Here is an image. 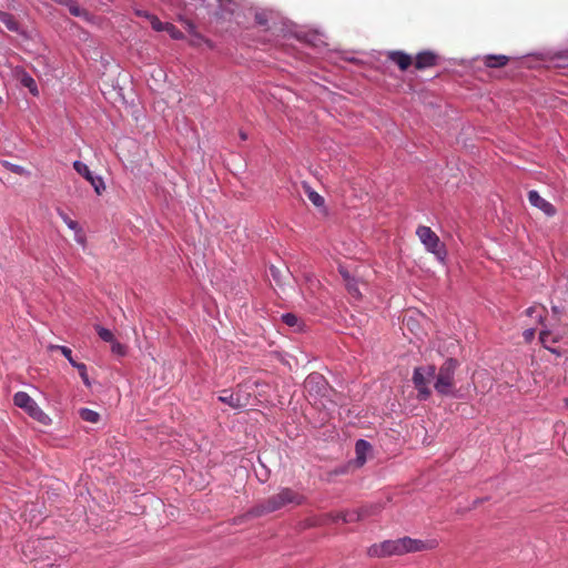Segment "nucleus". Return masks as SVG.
I'll list each match as a JSON object with an SVG mask.
<instances>
[{"label":"nucleus","mask_w":568,"mask_h":568,"mask_svg":"<svg viewBox=\"0 0 568 568\" xmlns=\"http://www.w3.org/2000/svg\"><path fill=\"white\" fill-rule=\"evenodd\" d=\"M437 546L435 540H420L404 537L395 540H384L373 544L367 548V556L371 558H386L393 556H405L407 552L433 549Z\"/></svg>","instance_id":"nucleus-1"},{"label":"nucleus","mask_w":568,"mask_h":568,"mask_svg":"<svg viewBox=\"0 0 568 568\" xmlns=\"http://www.w3.org/2000/svg\"><path fill=\"white\" fill-rule=\"evenodd\" d=\"M304 500L305 497L292 488H283L277 494L272 495L253 506L251 514L260 517L280 510L282 507H286V505L290 504L301 505Z\"/></svg>","instance_id":"nucleus-2"},{"label":"nucleus","mask_w":568,"mask_h":568,"mask_svg":"<svg viewBox=\"0 0 568 568\" xmlns=\"http://www.w3.org/2000/svg\"><path fill=\"white\" fill-rule=\"evenodd\" d=\"M459 368V361L453 357L446 358L434 376V389L440 396H455V373Z\"/></svg>","instance_id":"nucleus-3"},{"label":"nucleus","mask_w":568,"mask_h":568,"mask_svg":"<svg viewBox=\"0 0 568 568\" xmlns=\"http://www.w3.org/2000/svg\"><path fill=\"white\" fill-rule=\"evenodd\" d=\"M416 235L419 237L422 243L426 246L428 253H432L440 262H444L447 257L446 244L439 239V236L432 231L430 227L419 226L416 230Z\"/></svg>","instance_id":"nucleus-4"},{"label":"nucleus","mask_w":568,"mask_h":568,"mask_svg":"<svg viewBox=\"0 0 568 568\" xmlns=\"http://www.w3.org/2000/svg\"><path fill=\"white\" fill-rule=\"evenodd\" d=\"M13 402L17 406L23 409L31 418L47 426L51 424L50 417L43 413L37 402L31 398L27 393L19 392L14 395Z\"/></svg>","instance_id":"nucleus-5"},{"label":"nucleus","mask_w":568,"mask_h":568,"mask_svg":"<svg viewBox=\"0 0 568 568\" xmlns=\"http://www.w3.org/2000/svg\"><path fill=\"white\" fill-rule=\"evenodd\" d=\"M252 397L248 384H239L234 390H222L219 399L232 408L246 407Z\"/></svg>","instance_id":"nucleus-6"},{"label":"nucleus","mask_w":568,"mask_h":568,"mask_svg":"<svg viewBox=\"0 0 568 568\" xmlns=\"http://www.w3.org/2000/svg\"><path fill=\"white\" fill-rule=\"evenodd\" d=\"M436 374L435 366H426V367H417L413 373V383L415 389L417 390L418 399L427 400L432 394L430 388L428 386V382Z\"/></svg>","instance_id":"nucleus-7"},{"label":"nucleus","mask_w":568,"mask_h":568,"mask_svg":"<svg viewBox=\"0 0 568 568\" xmlns=\"http://www.w3.org/2000/svg\"><path fill=\"white\" fill-rule=\"evenodd\" d=\"M304 386L307 393L314 397L328 398L334 393L324 376L317 373L308 375Z\"/></svg>","instance_id":"nucleus-8"},{"label":"nucleus","mask_w":568,"mask_h":568,"mask_svg":"<svg viewBox=\"0 0 568 568\" xmlns=\"http://www.w3.org/2000/svg\"><path fill=\"white\" fill-rule=\"evenodd\" d=\"M73 168L81 176L89 181L98 194H101L105 190L103 180L93 175L85 163L75 161L73 162Z\"/></svg>","instance_id":"nucleus-9"},{"label":"nucleus","mask_w":568,"mask_h":568,"mask_svg":"<svg viewBox=\"0 0 568 568\" xmlns=\"http://www.w3.org/2000/svg\"><path fill=\"white\" fill-rule=\"evenodd\" d=\"M529 203L544 212L547 216H554L557 213V209L544 197L538 194V191L531 190L528 192Z\"/></svg>","instance_id":"nucleus-10"},{"label":"nucleus","mask_w":568,"mask_h":568,"mask_svg":"<svg viewBox=\"0 0 568 568\" xmlns=\"http://www.w3.org/2000/svg\"><path fill=\"white\" fill-rule=\"evenodd\" d=\"M437 61L438 55L433 51H422L416 55L414 65L417 70H425L435 67Z\"/></svg>","instance_id":"nucleus-11"},{"label":"nucleus","mask_w":568,"mask_h":568,"mask_svg":"<svg viewBox=\"0 0 568 568\" xmlns=\"http://www.w3.org/2000/svg\"><path fill=\"white\" fill-rule=\"evenodd\" d=\"M387 59L397 64L402 71L407 70L413 64L412 55L400 50L389 51Z\"/></svg>","instance_id":"nucleus-12"},{"label":"nucleus","mask_w":568,"mask_h":568,"mask_svg":"<svg viewBox=\"0 0 568 568\" xmlns=\"http://www.w3.org/2000/svg\"><path fill=\"white\" fill-rule=\"evenodd\" d=\"M509 62V58L506 54H488L484 58V64L487 68H503Z\"/></svg>","instance_id":"nucleus-13"},{"label":"nucleus","mask_w":568,"mask_h":568,"mask_svg":"<svg viewBox=\"0 0 568 568\" xmlns=\"http://www.w3.org/2000/svg\"><path fill=\"white\" fill-rule=\"evenodd\" d=\"M58 213L63 222L68 225V227L75 232V240L80 243H84V236L82 234L81 227L78 224V221L70 219L68 214L62 210H58Z\"/></svg>","instance_id":"nucleus-14"},{"label":"nucleus","mask_w":568,"mask_h":568,"mask_svg":"<svg viewBox=\"0 0 568 568\" xmlns=\"http://www.w3.org/2000/svg\"><path fill=\"white\" fill-rule=\"evenodd\" d=\"M334 521L342 520L343 523H354L363 519V515L359 510L342 511L332 515Z\"/></svg>","instance_id":"nucleus-15"},{"label":"nucleus","mask_w":568,"mask_h":568,"mask_svg":"<svg viewBox=\"0 0 568 568\" xmlns=\"http://www.w3.org/2000/svg\"><path fill=\"white\" fill-rule=\"evenodd\" d=\"M67 8L71 16L90 21V14L87 9L80 7L74 0H69V2H67Z\"/></svg>","instance_id":"nucleus-16"},{"label":"nucleus","mask_w":568,"mask_h":568,"mask_svg":"<svg viewBox=\"0 0 568 568\" xmlns=\"http://www.w3.org/2000/svg\"><path fill=\"white\" fill-rule=\"evenodd\" d=\"M341 274L345 281V285L348 293L352 294L353 297L358 300L361 297L358 282L355 278H352L347 272H341Z\"/></svg>","instance_id":"nucleus-17"},{"label":"nucleus","mask_w":568,"mask_h":568,"mask_svg":"<svg viewBox=\"0 0 568 568\" xmlns=\"http://www.w3.org/2000/svg\"><path fill=\"white\" fill-rule=\"evenodd\" d=\"M539 342L548 351L558 354V351L551 347L552 344L557 343V338L549 331H541L539 333Z\"/></svg>","instance_id":"nucleus-18"},{"label":"nucleus","mask_w":568,"mask_h":568,"mask_svg":"<svg viewBox=\"0 0 568 568\" xmlns=\"http://www.w3.org/2000/svg\"><path fill=\"white\" fill-rule=\"evenodd\" d=\"M20 83L22 87L27 88L31 94L38 95L39 90L36 83V80L28 73H22L20 77Z\"/></svg>","instance_id":"nucleus-19"},{"label":"nucleus","mask_w":568,"mask_h":568,"mask_svg":"<svg viewBox=\"0 0 568 568\" xmlns=\"http://www.w3.org/2000/svg\"><path fill=\"white\" fill-rule=\"evenodd\" d=\"M383 509L381 504H371L369 506H362L358 510L363 515V519L376 516Z\"/></svg>","instance_id":"nucleus-20"},{"label":"nucleus","mask_w":568,"mask_h":568,"mask_svg":"<svg viewBox=\"0 0 568 568\" xmlns=\"http://www.w3.org/2000/svg\"><path fill=\"white\" fill-rule=\"evenodd\" d=\"M525 312L529 316H532L534 314H537V323H539L541 325L544 324L545 313H546V307L545 306L536 304V305H532V306L528 307Z\"/></svg>","instance_id":"nucleus-21"},{"label":"nucleus","mask_w":568,"mask_h":568,"mask_svg":"<svg viewBox=\"0 0 568 568\" xmlns=\"http://www.w3.org/2000/svg\"><path fill=\"white\" fill-rule=\"evenodd\" d=\"M0 21L2 23H4V26L10 30V31H19L20 29V24L19 22L16 20V18L10 14V13H7V12H3L1 18H0Z\"/></svg>","instance_id":"nucleus-22"},{"label":"nucleus","mask_w":568,"mask_h":568,"mask_svg":"<svg viewBox=\"0 0 568 568\" xmlns=\"http://www.w3.org/2000/svg\"><path fill=\"white\" fill-rule=\"evenodd\" d=\"M79 414L83 420L89 422V423L94 424V423H98L100 419V415L98 413H95V410L87 408V407L81 408Z\"/></svg>","instance_id":"nucleus-23"},{"label":"nucleus","mask_w":568,"mask_h":568,"mask_svg":"<svg viewBox=\"0 0 568 568\" xmlns=\"http://www.w3.org/2000/svg\"><path fill=\"white\" fill-rule=\"evenodd\" d=\"M305 189H306L308 199L313 203L314 206L321 207L324 205V197L321 194H318L316 191H314L310 186H305Z\"/></svg>","instance_id":"nucleus-24"},{"label":"nucleus","mask_w":568,"mask_h":568,"mask_svg":"<svg viewBox=\"0 0 568 568\" xmlns=\"http://www.w3.org/2000/svg\"><path fill=\"white\" fill-rule=\"evenodd\" d=\"M371 448V445L359 439L356 442V453H357V459L361 460V463H364L365 460V453Z\"/></svg>","instance_id":"nucleus-25"},{"label":"nucleus","mask_w":568,"mask_h":568,"mask_svg":"<svg viewBox=\"0 0 568 568\" xmlns=\"http://www.w3.org/2000/svg\"><path fill=\"white\" fill-rule=\"evenodd\" d=\"M163 31L170 33V37L174 40H181L184 38L183 32L178 29V27L173 23L165 22V28Z\"/></svg>","instance_id":"nucleus-26"},{"label":"nucleus","mask_w":568,"mask_h":568,"mask_svg":"<svg viewBox=\"0 0 568 568\" xmlns=\"http://www.w3.org/2000/svg\"><path fill=\"white\" fill-rule=\"evenodd\" d=\"M72 367H74L78 372L82 381L90 385V378L88 377V368L84 364H81V362H72Z\"/></svg>","instance_id":"nucleus-27"},{"label":"nucleus","mask_w":568,"mask_h":568,"mask_svg":"<svg viewBox=\"0 0 568 568\" xmlns=\"http://www.w3.org/2000/svg\"><path fill=\"white\" fill-rule=\"evenodd\" d=\"M95 331L98 333V335L105 342V343H113V334L110 329L108 328H104L102 326H95Z\"/></svg>","instance_id":"nucleus-28"},{"label":"nucleus","mask_w":568,"mask_h":568,"mask_svg":"<svg viewBox=\"0 0 568 568\" xmlns=\"http://www.w3.org/2000/svg\"><path fill=\"white\" fill-rule=\"evenodd\" d=\"M146 20L150 21L152 28L155 30V31H163L164 28H165V22H161L159 20V18L154 14H151V16H146Z\"/></svg>","instance_id":"nucleus-29"},{"label":"nucleus","mask_w":568,"mask_h":568,"mask_svg":"<svg viewBox=\"0 0 568 568\" xmlns=\"http://www.w3.org/2000/svg\"><path fill=\"white\" fill-rule=\"evenodd\" d=\"M111 352L118 356H124L126 354V347L113 339V343H111Z\"/></svg>","instance_id":"nucleus-30"},{"label":"nucleus","mask_w":568,"mask_h":568,"mask_svg":"<svg viewBox=\"0 0 568 568\" xmlns=\"http://www.w3.org/2000/svg\"><path fill=\"white\" fill-rule=\"evenodd\" d=\"M282 320L283 322L287 325V326H295L298 322L297 317L295 314L293 313H286V314H283L282 316Z\"/></svg>","instance_id":"nucleus-31"},{"label":"nucleus","mask_w":568,"mask_h":568,"mask_svg":"<svg viewBox=\"0 0 568 568\" xmlns=\"http://www.w3.org/2000/svg\"><path fill=\"white\" fill-rule=\"evenodd\" d=\"M51 348L59 349L63 356L69 361V363L72 365V362H75L72 357V352L67 346H52Z\"/></svg>","instance_id":"nucleus-32"},{"label":"nucleus","mask_w":568,"mask_h":568,"mask_svg":"<svg viewBox=\"0 0 568 568\" xmlns=\"http://www.w3.org/2000/svg\"><path fill=\"white\" fill-rule=\"evenodd\" d=\"M4 165L12 172L14 173H18V174H24L27 171L24 170V168H22L21 165H18V164H12V163H9V162H4Z\"/></svg>","instance_id":"nucleus-33"},{"label":"nucleus","mask_w":568,"mask_h":568,"mask_svg":"<svg viewBox=\"0 0 568 568\" xmlns=\"http://www.w3.org/2000/svg\"><path fill=\"white\" fill-rule=\"evenodd\" d=\"M255 22L260 26H267V13L257 12L255 14Z\"/></svg>","instance_id":"nucleus-34"},{"label":"nucleus","mask_w":568,"mask_h":568,"mask_svg":"<svg viewBox=\"0 0 568 568\" xmlns=\"http://www.w3.org/2000/svg\"><path fill=\"white\" fill-rule=\"evenodd\" d=\"M536 329L535 328H528L524 331L523 336L526 341H531L535 337Z\"/></svg>","instance_id":"nucleus-35"},{"label":"nucleus","mask_w":568,"mask_h":568,"mask_svg":"<svg viewBox=\"0 0 568 568\" xmlns=\"http://www.w3.org/2000/svg\"><path fill=\"white\" fill-rule=\"evenodd\" d=\"M135 14L138 17L145 18V19H146V16H151V13H149L146 11H135Z\"/></svg>","instance_id":"nucleus-36"},{"label":"nucleus","mask_w":568,"mask_h":568,"mask_svg":"<svg viewBox=\"0 0 568 568\" xmlns=\"http://www.w3.org/2000/svg\"><path fill=\"white\" fill-rule=\"evenodd\" d=\"M61 4L68 6L69 0H54Z\"/></svg>","instance_id":"nucleus-37"},{"label":"nucleus","mask_w":568,"mask_h":568,"mask_svg":"<svg viewBox=\"0 0 568 568\" xmlns=\"http://www.w3.org/2000/svg\"><path fill=\"white\" fill-rule=\"evenodd\" d=\"M241 139H242V140H247V134L242 132V133H241Z\"/></svg>","instance_id":"nucleus-38"},{"label":"nucleus","mask_w":568,"mask_h":568,"mask_svg":"<svg viewBox=\"0 0 568 568\" xmlns=\"http://www.w3.org/2000/svg\"><path fill=\"white\" fill-rule=\"evenodd\" d=\"M552 312L556 313V314L559 313L558 306H552Z\"/></svg>","instance_id":"nucleus-39"},{"label":"nucleus","mask_w":568,"mask_h":568,"mask_svg":"<svg viewBox=\"0 0 568 568\" xmlns=\"http://www.w3.org/2000/svg\"><path fill=\"white\" fill-rule=\"evenodd\" d=\"M564 405L568 409V398H564Z\"/></svg>","instance_id":"nucleus-40"},{"label":"nucleus","mask_w":568,"mask_h":568,"mask_svg":"<svg viewBox=\"0 0 568 568\" xmlns=\"http://www.w3.org/2000/svg\"><path fill=\"white\" fill-rule=\"evenodd\" d=\"M219 1L221 2V4H223L224 1L230 2L231 0H219Z\"/></svg>","instance_id":"nucleus-41"},{"label":"nucleus","mask_w":568,"mask_h":568,"mask_svg":"<svg viewBox=\"0 0 568 568\" xmlns=\"http://www.w3.org/2000/svg\"><path fill=\"white\" fill-rule=\"evenodd\" d=\"M322 406L327 407V404L325 402H321Z\"/></svg>","instance_id":"nucleus-42"},{"label":"nucleus","mask_w":568,"mask_h":568,"mask_svg":"<svg viewBox=\"0 0 568 568\" xmlns=\"http://www.w3.org/2000/svg\"><path fill=\"white\" fill-rule=\"evenodd\" d=\"M31 544H34V541H29V542L27 544V547H30V545H31Z\"/></svg>","instance_id":"nucleus-43"},{"label":"nucleus","mask_w":568,"mask_h":568,"mask_svg":"<svg viewBox=\"0 0 568 568\" xmlns=\"http://www.w3.org/2000/svg\"><path fill=\"white\" fill-rule=\"evenodd\" d=\"M1 103H2V98L0 97V105H1Z\"/></svg>","instance_id":"nucleus-44"},{"label":"nucleus","mask_w":568,"mask_h":568,"mask_svg":"<svg viewBox=\"0 0 568 568\" xmlns=\"http://www.w3.org/2000/svg\"><path fill=\"white\" fill-rule=\"evenodd\" d=\"M2 13H3V12H2V11H0V18H1Z\"/></svg>","instance_id":"nucleus-45"}]
</instances>
